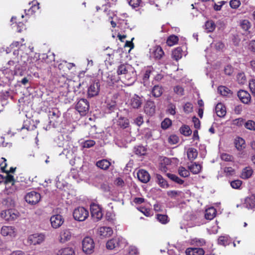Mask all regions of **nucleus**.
<instances>
[{"label":"nucleus","instance_id":"f257e3e1","mask_svg":"<svg viewBox=\"0 0 255 255\" xmlns=\"http://www.w3.org/2000/svg\"><path fill=\"white\" fill-rule=\"evenodd\" d=\"M127 244L126 240L123 237H116L107 242L106 247L109 250H113L118 248H123Z\"/></svg>","mask_w":255,"mask_h":255},{"label":"nucleus","instance_id":"f03ea898","mask_svg":"<svg viewBox=\"0 0 255 255\" xmlns=\"http://www.w3.org/2000/svg\"><path fill=\"white\" fill-rule=\"evenodd\" d=\"M0 217L6 221L16 220L20 216V213L16 210L10 209L3 210L0 212Z\"/></svg>","mask_w":255,"mask_h":255},{"label":"nucleus","instance_id":"7ed1b4c3","mask_svg":"<svg viewBox=\"0 0 255 255\" xmlns=\"http://www.w3.org/2000/svg\"><path fill=\"white\" fill-rule=\"evenodd\" d=\"M73 216L75 220L82 222L88 217L89 211L84 207H78L74 209Z\"/></svg>","mask_w":255,"mask_h":255},{"label":"nucleus","instance_id":"20e7f679","mask_svg":"<svg viewBox=\"0 0 255 255\" xmlns=\"http://www.w3.org/2000/svg\"><path fill=\"white\" fill-rule=\"evenodd\" d=\"M82 250L86 254H91L94 252L95 243L90 237H85L82 242Z\"/></svg>","mask_w":255,"mask_h":255},{"label":"nucleus","instance_id":"39448f33","mask_svg":"<svg viewBox=\"0 0 255 255\" xmlns=\"http://www.w3.org/2000/svg\"><path fill=\"white\" fill-rule=\"evenodd\" d=\"M60 116L61 113L58 109L54 108L50 110L48 114L50 124L53 127H56L60 122Z\"/></svg>","mask_w":255,"mask_h":255},{"label":"nucleus","instance_id":"423d86ee","mask_svg":"<svg viewBox=\"0 0 255 255\" xmlns=\"http://www.w3.org/2000/svg\"><path fill=\"white\" fill-rule=\"evenodd\" d=\"M91 216L96 221L100 220L103 216L101 207L96 203H92L90 206Z\"/></svg>","mask_w":255,"mask_h":255},{"label":"nucleus","instance_id":"0eeeda50","mask_svg":"<svg viewBox=\"0 0 255 255\" xmlns=\"http://www.w3.org/2000/svg\"><path fill=\"white\" fill-rule=\"evenodd\" d=\"M76 109L81 115H85L89 109V104L85 99H81L76 105Z\"/></svg>","mask_w":255,"mask_h":255},{"label":"nucleus","instance_id":"6e6552de","mask_svg":"<svg viewBox=\"0 0 255 255\" xmlns=\"http://www.w3.org/2000/svg\"><path fill=\"white\" fill-rule=\"evenodd\" d=\"M40 194L35 191L27 193L24 197L25 201L30 205L37 204L40 201Z\"/></svg>","mask_w":255,"mask_h":255},{"label":"nucleus","instance_id":"1a4fd4ad","mask_svg":"<svg viewBox=\"0 0 255 255\" xmlns=\"http://www.w3.org/2000/svg\"><path fill=\"white\" fill-rule=\"evenodd\" d=\"M73 236L71 230L69 229H63L59 232L58 241L61 243H65L69 241Z\"/></svg>","mask_w":255,"mask_h":255},{"label":"nucleus","instance_id":"9d476101","mask_svg":"<svg viewBox=\"0 0 255 255\" xmlns=\"http://www.w3.org/2000/svg\"><path fill=\"white\" fill-rule=\"evenodd\" d=\"M100 90V84L99 81H95L91 83L88 88L87 94L88 97L92 98L97 96Z\"/></svg>","mask_w":255,"mask_h":255},{"label":"nucleus","instance_id":"9b49d317","mask_svg":"<svg viewBox=\"0 0 255 255\" xmlns=\"http://www.w3.org/2000/svg\"><path fill=\"white\" fill-rule=\"evenodd\" d=\"M50 221L51 226L54 229L59 228L64 222V218L59 214L52 216Z\"/></svg>","mask_w":255,"mask_h":255},{"label":"nucleus","instance_id":"f8f14e48","mask_svg":"<svg viewBox=\"0 0 255 255\" xmlns=\"http://www.w3.org/2000/svg\"><path fill=\"white\" fill-rule=\"evenodd\" d=\"M45 236L42 234L36 233L30 235L28 238V242L34 245L41 244L44 240Z\"/></svg>","mask_w":255,"mask_h":255},{"label":"nucleus","instance_id":"ddd939ff","mask_svg":"<svg viewBox=\"0 0 255 255\" xmlns=\"http://www.w3.org/2000/svg\"><path fill=\"white\" fill-rule=\"evenodd\" d=\"M2 236L9 238L14 237L16 235L15 229L12 226H3L0 231Z\"/></svg>","mask_w":255,"mask_h":255},{"label":"nucleus","instance_id":"4468645a","mask_svg":"<svg viewBox=\"0 0 255 255\" xmlns=\"http://www.w3.org/2000/svg\"><path fill=\"white\" fill-rule=\"evenodd\" d=\"M123 80V82L126 85L128 86L131 85L135 80V73L134 71V69L131 70V72L126 73V74L124 76L122 77Z\"/></svg>","mask_w":255,"mask_h":255},{"label":"nucleus","instance_id":"2eb2a0df","mask_svg":"<svg viewBox=\"0 0 255 255\" xmlns=\"http://www.w3.org/2000/svg\"><path fill=\"white\" fill-rule=\"evenodd\" d=\"M237 208H246L248 209H253L255 207V200L253 198L247 197L246 198L244 202L240 204L237 205Z\"/></svg>","mask_w":255,"mask_h":255},{"label":"nucleus","instance_id":"dca6fc26","mask_svg":"<svg viewBox=\"0 0 255 255\" xmlns=\"http://www.w3.org/2000/svg\"><path fill=\"white\" fill-rule=\"evenodd\" d=\"M133 68L130 65L128 64H122L118 67L117 72L118 75L124 76L126 73L131 72Z\"/></svg>","mask_w":255,"mask_h":255},{"label":"nucleus","instance_id":"f3484780","mask_svg":"<svg viewBox=\"0 0 255 255\" xmlns=\"http://www.w3.org/2000/svg\"><path fill=\"white\" fill-rule=\"evenodd\" d=\"M238 96L241 101L246 104H249L251 99L250 94L246 91L241 90L238 93Z\"/></svg>","mask_w":255,"mask_h":255},{"label":"nucleus","instance_id":"a211bd4d","mask_svg":"<svg viewBox=\"0 0 255 255\" xmlns=\"http://www.w3.org/2000/svg\"><path fill=\"white\" fill-rule=\"evenodd\" d=\"M164 54L162 48L159 46H155L150 49V56L155 59L161 58Z\"/></svg>","mask_w":255,"mask_h":255},{"label":"nucleus","instance_id":"6ab92c4d","mask_svg":"<svg viewBox=\"0 0 255 255\" xmlns=\"http://www.w3.org/2000/svg\"><path fill=\"white\" fill-rule=\"evenodd\" d=\"M98 233L102 238L110 237L113 233V229L108 227H101L98 230Z\"/></svg>","mask_w":255,"mask_h":255},{"label":"nucleus","instance_id":"aec40b11","mask_svg":"<svg viewBox=\"0 0 255 255\" xmlns=\"http://www.w3.org/2000/svg\"><path fill=\"white\" fill-rule=\"evenodd\" d=\"M24 41V39L23 38L21 39L20 42L19 41H14L9 46V48L10 49H13L14 48H17V50H14L13 52V54L14 55L17 54V51L18 50L21 49L23 50V48L25 47V44H23V42Z\"/></svg>","mask_w":255,"mask_h":255},{"label":"nucleus","instance_id":"412c9836","mask_svg":"<svg viewBox=\"0 0 255 255\" xmlns=\"http://www.w3.org/2000/svg\"><path fill=\"white\" fill-rule=\"evenodd\" d=\"M215 111L217 115L219 117H224L226 114V109L225 106L222 103H218L215 108Z\"/></svg>","mask_w":255,"mask_h":255},{"label":"nucleus","instance_id":"4be33fe9","mask_svg":"<svg viewBox=\"0 0 255 255\" xmlns=\"http://www.w3.org/2000/svg\"><path fill=\"white\" fill-rule=\"evenodd\" d=\"M187 255H203L204 250L201 248H188L186 250Z\"/></svg>","mask_w":255,"mask_h":255},{"label":"nucleus","instance_id":"5701e85b","mask_svg":"<svg viewBox=\"0 0 255 255\" xmlns=\"http://www.w3.org/2000/svg\"><path fill=\"white\" fill-rule=\"evenodd\" d=\"M216 215V210L214 207H210L205 210V217L207 220H212Z\"/></svg>","mask_w":255,"mask_h":255},{"label":"nucleus","instance_id":"b1692460","mask_svg":"<svg viewBox=\"0 0 255 255\" xmlns=\"http://www.w3.org/2000/svg\"><path fill=\"white\" fill-rule=\"evenodd\" d=\"M57 255H75V251L72 248H64L59 250Z\"/></svg>","mask_w":255,"mask_h":255},{"label":"nucleus","instance_id":"393cba45","mask_svg":"<svg viewBox=\"0 0 255 255\" xmlns=\"http://www.w3.org/2000/svg\"><path fill=\"white\" fill-rule=\"evenodd\" d=\"M235 144L237 149L239 150H242L245 148L246 143L245 140L240 137H237L235 140Z\"/></svg>","mask_w":255,"mask_h":255},{"label":"nucleus","instance_id":"a878e982","mask_svg":"<svg viewBox=\"0 0 255 255\" xmlns=\"http://www.w3.org/2000/svg\"><path fill=\"white\" fill-rule=\"evenodd\" d=\"M188 169L193 174H197L200 172L202 166L196 162H194L188 166Z\"/></svg>","mask_w":255,"mask_h":255},{"label":"nucleus","instance_id":"bb28decb","mask_svg":"<svg viewBox=\"0 0 255 255\" xmlns=\"http://www.w3.org/2000/svg\"><path fill=\"white\" fill-rule=\"evenodd\" d=\"M96 165L98 167L102 169L106 170L111 165V163L106 159H102L97 161Z\"/></svg>","mask_w":255,"mask_h":255},{"label":"nucleus","instance_id":"cd10ccee","mask_svg":"<svg viewBox=\"0 0 255 255\" xmlns=\"http://www.w3.org/2000/svg\"><path fill=\"white\" fill-rule=\"evenodd\" d=\"M141 104L140 98L137 95H134L130 100V105L133 108H138Z\"/></svg>","mask_w":255,"mask_h":255},{"label":"nucleus","instance_id":"c85d7f7f","mask_svg":"<svg viewBox=\"0 0 255 255\" xmlns=\"http://www.w3.org/2000/svg\"><path fill=\"white\" fill-rule=\"evenodd\" d=\"M187 154L190 160H193L197 157L198 152L196 149L191 147L188 149Z\"/></svg>","mask_w":255,"mask_h":255},{"label":"nucleus","instance_id":"c756f323","mask_svg":"<svg viewBox=\"0 0 255 255\" xmlns=\"http://www.w3.org/2000/svg\"><path fill=\"white\" fill-rule=\"evenodd\" d=\"M253 173V169L250 167H247L243 170L241 177L243 179H248L251 177Z\"/></svg>","mask_w":255,"mask_h":255},{"label":"nucleus","instance_id":"7c9ffc66","mask_svg":"<svg viewBox=\"0 0 255 255\" xmlns=\"http://www.w3.org/2000/svg\"><path fill=\"white\" fill-rule=\"evenodd\" d=\"M172 58L176 60L181 59L182 56V49L181 47H177L173 51L172 53Z\"/></svg>","mask_w":255,"mask_h":255},{"label":"nucleus","instance_id":"2f4dec72","mask_svg":"<svg viewBox=\"0 0 255 255\" xmlns=\"http://www.w3.org/2000/svg\"><path fill=\"white\" fill-rule=\"evenodd\" d=\"M215 28L216 25L213 20H208L205 24V28L208 32L213 31Z\"/></svg>","mask_w":255,"mask_h":255},{"label":"nucleus","instance_id":"473e14b6","mask_svg":"<svg viewBox=\"0 0 255 255\" xmlns=\"http://www.w3.org/2000/svg\"><path fill=\"white\" fill-rule=\"evenodd\" d=\"M133 203L135 204L136 209L141 213H143V207L139 206L140 204L143 203V198H135L133 201Z\"/></svg>","mask_w":255,"mask_h":255},{"label":"nucleus","instance_id":"72a5a7b5","mask_svg":"<svg viewBox=\"0 0 255 255\" xmlns=\"http://www.w3.org/2000/svg\"><path fill=\"white\" fill-rule=\"evenodd\" d=\"M163 91L161 87L158 86H155L151 91V94L154 97H159L162 94Z\"/></svg>","mask_w":255,"mask_h":255},{"label":"nucleus","instance_id":"f704fd0d","mask_svg":"<svg viewBox=\"0 0 255 255\" xmlns=\"http://www.w3.org/2000/svg\"><path fill=\"white\" fill-rule=\"evenodd\" d=\"M146 106H148L149 107V111H148V107H146V109H144V112L146 113L147 114H149V115H152L154 113L155 111V106L154 103L152 102L149 101L147 103Z\"/></svg>","mask_w":255,"mask_h":255},{"label":"nucleus","instance_id":"c9c22d12","mask_svg":"<svg viewBox=\"0 0 255 255\" xmlns=\"http://www.w3.org/2000/svg\"><path fill=\"white\" fill-rule=\"evenodd\" d=\"M178 37L174 35H170L167 39L166 43L169 46H173L178 41Z\"/></svg>","mask_w":255,"mask_h":255},{"label":"nucleus","instance_id":"e433bc0d","mask_svg":"<svg viewBox=\"0 0 255 255\" xmlns=\"http://www.w3.org/2000/svg\"><path fill=\"white\" fill-rule=\"evenodd\" d=\"M37 5L33 4L31 7L28 10L25 9V13L26 15H30L32 14L35 11L39 8V3L37 2Z\"/></svg>","mask_w":255,"mask_h":255},{"label":"nucleus","instance_id":"4c0bfd02","mask_svg":"<svg viewBox=\"0 0 255 255\" xmlns=\"http://www.w3.org/2000/svg\"><path fill=\"white\" fill-rule=\"evenodd\" d=\"M156 178L158 181V184L161 187L167 188L168 187V185L166 181L164 179H163L161 175L159 174H156Z\"/></svg>","mask_w":255,"mask_h":255},{"label":"nucleus","instance_id":"58836bf2","mask_svg":"<svg viewBox=\"0 0 255 255\" xmlns=\"http://www.w3.org/2000/svg\"><path fill=\"white\" fill-rule=\"evenodd\" d=\"M167 175L169 178H170L171 180L176 182L178 184H182L184 183V181L180 179L176 175L168 173L167 174Z\"/></svg>","mask_w":255,"mask_h":255},{"label":"nucleus","instance_id":"ea45409f","mask_svg":"<svg viewBox=\"0 0 255 255\" xmlns=\"http://www.w3.org/2000/svg\"><path fill=\"white\" fill-rule=\"evenodd\" d=\"M178 171L179 174L183 177H187L190 175L189 171L184 167L180 166Z\"/></svg>","mask_w":255,"mask_h":255},{"label":"nucleus","instance_id":"a19ab883","mask_svg":"<svg viewBox=\"0 0 255 255\" xmlns=\"http://www.w3.org/2000/svg\"><path fill=\"white\" fill-rule=\"evenodd\" d=\"M237 80L239 84L244 85L247 82V79L243 73H240L237 76Z\"/></svg>","mask_w":255,"mask_h":255},{"label":"nucleus","instance_id":"79ce46f5","mask_svg":"<svg viewBox=\"0 0 255 255\" xmlns=\"http://www.w3.org/2000/svg\"><path fill=\"white\" fill-rule=\"evenodd\" d=\"M156 219L160 223L163 224H165L168 222V218L166 215L157 214Z\"/></svg>","mask_w":255,"mask_h":255},{"label":"nucleus","instance_id":"37998d69","mask_svg":"<svg viewBox=\"0 0 255 255\" xmlns=\"http://www.w3.org/2000/svg\"><path fill=\"white\" fill-rule=\"evenodd\" d=\"M240 26L244 30L247 31L251 27V23L249 20L244 19L240 22Z\"/></svg>","mask_w":255,"mask_h":255},{"label":"nucleus","instance_id":"c03bdc74","mask_svg":"<svg viewBox=\"0 0 255 255\" xmlns=\"http://www.w3.org/2000/svg\"><path fill=\"white\" fill-rule=\"evenodd\" d=\"M180 131L182 134L185 136H188L192 133V131L189 127L187 126H184L182 127L180 129Z\"/></svg>","mask_w":255,"mask_h":255},{"label":"nucleus","instance_id":"a18cd8bd","mask_svg":"<svg viewBox=\"0 0 255 255\" xmlns=\"http://www.w3.org/2000/svg\"><path fill=\"white\" fill-rule=\"evenodd\" d=\"M171 121L168 118H166L162 122L161 126L163 129H166L171 126Z\"/></svg>","mask_w":255,"mask_h":255},{"label":"nucleus","instance_id":"49530a36","mask_svg":"<svg viewBox=\"0 0 255 255\" xmlns=\"http://www.w3.org/2000/svg\"><path fill=\"white\" fill-rule=\"evenodd\" d=\"M183 110L186 114L191 113L193 111V105L190 103H186L183 106Z\"/></svg>","mask_w":255,"mask_h":255},{"label":"nucleus","instance_id":"de8ad7c7","mask_svg":"<svg viewBox=\"0 0 255 255\" xmlns=\"http://www.w3.org/2000/svg\"><path fill=\"white\" fill-rule=\"evenodd\" d=\"M218 91L221 94V95L223 96H226L228 93H229L230 90L225 86H220L218 88Z\"/></svg>","mask_w":255,"mask_h":255},{"label":"nucleus","instance_id":"09e8293b","mask_svg":"<svg viewBox=\"0 0 255 255\" xmlns=\"http://www.w3.org/2000/svg\"><path fill=\"white\" fill-rule=\"evenodd\" d=\"M229 243V238L227 236H222L218 239V243L220 245L226 246L228 245Z\"/></svg>","mask_w":255,"mask_h":255},{"label":"nucleus","instance_id":"8fccbe9b","mask_svg":"<svg viewBox=\"0 0 255 255\" xmlns=\"http://www.w3.org/2000/svg\"><path fill=\"white\" fill-rule=\"evenodd\" d=\"M106 218L109 222L114 223L116 220L115 215L111 212H107L106 214Z\"/></svg>","mask_w":255,"mask_h":255},{"label":"nucleus","instance_id":"3c124183","mask_svg":"<svg viewBox=\"0 0 255 255\" xmlns=\"http://www.w3.org/2000/svg\"><path fill=\"white\" fill-rule=\"evenodd\" d=\"M241 4V1L239 0H231L230 1V5L233 9L238 8Z\"/></svg>","mask_w":255,"mask_h":255},{"label":"nucleus","instance_id":"603ef678","mask_svg":"<svg viewBox=\"0 0 255 255\" xmlns=\"http://www.w3.org/2000/svg\"><path fill=\"white\" fill-rule=\"evenodd\" d=\"M176 106L174 104L170 103L167 107V112L171 115H174L176 114Z\"/></svg>","mask_w":255,"mask_h":255},{"label":"nucleus","instance_id":"864d4df0","mask_svg":"<svg viewBox=\"0 0 255 255\" xmlns=\"http://www.w3.org/2000/svg\"><path fill=\"white\" fill-rule=\"evenodd\" d=\"M245 127L247 128L255 130V122L252 120H249L245 124Z\"/></svg>","mask_w":255,"mask_h":255},{"label":"nucleus","instance_id":"5fc2aeb1","mask_svg":"<svg viewBox=\"0 0 255 255\" xmlns=\"http://www.w3.org/2000/svg\"><path fill=\"white\" fill-rule=\"evenodd\" d=\"M135 154L139 156L143 154V147L142 146H135L133 149Z\"/></svg>","mask_w":255,"mask_h":255},{"label":"nucleus","instance_id":"6e6d98bb","mask_svg":"<svg viewBox=\"0 0 255 255\" xmlns=\"http://www.w3.org/2000/svg\"><path fill=\"white\" fill-rule=\"evenodd\" d=\"M95 144V141L93 140H87L83 142V146L84 148H90Z\"/></svg>","mask_w":255,"mask_h":255},{"label":"nucleus","instance_id":"4d7b16f0","mask_svg":"<svg viewBox=\"0 0 255 255\" xmlns=\"http://www.w3.org/2000/svg\"><path fill=\"white\" fill-rule=\"evenodd\" d=\"M242 185V181L240 180H236L231 182V186L234 189H238Z\"/></svg>","mask_w":255,"mask_h":255},{"label":"nucleus","instance_id":"13d9d810","mask_svg":"<svg viewBox=\"0 0 255 255\" xmlns=\"http://www.w3.org/2000/svg\"><path fill=\"white\" fill-rule=\"evenodd\" d=\"M118 125L123 128H126L128 127V123L127 119L123 118L119 120Z\"/></svg>","mask_w":255,"mask_h":255},{"label":"nucleus","instance_id":"bf43d9fd","mask_svg":"<svg viewBox=\"0 0 255 255\" xmlns=\"http://www.w3.org/2000/svg\"><path fill=\"white\" fill-rule=\"evenodd\" d=\"M141 3V0H129V4L133 8L137 7Z\"/></svg>","mask_w":255,"mask_h":255},{"label":"nucleus","instance_id":"052dcab7","mask_svg":"<svg viewBox=\"0 0 255 255\" xmlns=\"http://www.w3.org/2000/svg\"><path fill=\"white\" fill-rule=\"evenodd\" d=\"M174 91L176 94L179 96H182L184 94L183 88L179 86H175L174 88Z\"/></svg>","mask_w":255,"mask_h":255},{"label":"nucleus","instance_id":"680f3d73","mask_svg":"<svg viewBox=\"0 0 255 255\" xmlns=\"http://www.w3.org/2000/svg\"><path fill=\"white\" fill-rule=\"evenodd\" d=\"M134 124L138 127L141 126L143 123V119L142 116H139L134 120Z\"/></svg>","mask_w":255,"mask_h":255},{"label":"nucleus","instance_id":"e2e57ef3","mask_svg":"<svg viewBox=\"0 0 255 255\" xmlns=\"http://www.w3.org/2000/svg\"><path fill=\"white\" fill-rule=\"evenodd\" d=\"M178 140V137L175 135H171L168 138L169 142L173 144L177 143Z\"/></svg>","mask_w":255,"mask_h":255},{"label":"nucleus","instance_id":"0e129e2a","mask_svg":"<svg viewBox=\"0 0 255 255\" xmlns=\"http://www.w3.org/2000/svg\"><path fill=\"white\" fill-rule=\"evenodd\" d=\"M212 45L215 47V48L218 50H222L224 47V44L221 41H217L215 43H212Z\"/></svg>","mask_w":255,"mask_h":255},{"label":"nucleus","instance_id":"69168bd1","mask_svg":"<svg viewBox=\"0 0 255 255\" xmlns=\"http://www.w3.org/2000/svg\"><path fill=\"white\" fill-rule=\"evenodd\" d=\"M138 250L135 247H130L128 249V255H138Z\"/></svg>","mask_w":255,"mask_h":255},{"label":"nucleus","instance_id":"338daca9","mask_svg":"<svg viewBox=\"0 0 255 255\" xmlns=\"http://www.w3.org/2000/svg\"><path fill=\"white\" fill-rule=\"evenodd\" d=\"M136 176L139 181L143 183V169L139 170L136 173Z\"/></svg>","mask_w":255,"mask_h":255},{"label":"nucleus","instance_id":"774afa93","mask_svg":"<svg viewBox=\"0 0 255 255\" xmlns=\"http://www.w3.org/2000/svg\"><path fill=\"white\" fill-rule=\"evenodd\" d=\"M249 87L251 92L255 94V80L252 79L249 82Z\"/></svg>","mask_w":255,"mask_h":255}]
</instances>
